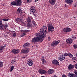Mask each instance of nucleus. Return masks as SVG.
Masks as SVG:
<instances>
[{
	"instance_id": "nucleus-17",
	"label": "nucleus",
	"mask_w": 77,
	"mask_h": 77,
	"mask_svg": "<svg viewBox=\"0 0 77 77\" xmlns=\"http://www.w3.org/2000/svg\"><path fill=\"white\" fill-rule=\"evenodd\" d=\"M73 41V40L71 39H67L66 40V42L67 43L69 44H71Z\"/></svg>"
},
{
	"instance_id": "nucleus-53",
	"label": "nucleus",
	"mask_w": 77,
	"mask_h": 77,
	"mask_svg": "<svg viewBox=\"0 0 77 77\" xmlns=\"http://www.w3.org/2000/svg\"><path fill=\"white\" fill-rule=\"evenodd\" d=\"M6 33H7V34H8V33H9V32H6Z\"/></svg>"
},
{
	"instance_id": "nucleus-49",
	"label": "nucleus",
	"mask_w": 77,
	"mask_h": 77,
	"mask_svg": "<svg viewBox=\"0 0 77 77\" xmlns=\"http://www.w3.org/2000/svg\"><path fill=\"white\" fill-rule=\"evenodd\" d=\"M26 57L25 56V57H22V58H24L25 57Z\"/></svg>"
},
{
	"instance_id": "nucleus-6",
	"label": "nucleus",
	"mask_w": 77,
	"mask_h": 77,
	"mask_svg": "<svg viewBox=\"0 0 77 77\" xmlns=\"http://www.w3.org/2000/svg\"><path fill=\"white\" fill-rule=\"evenodd\" d=\"M29 51V48L24 49L22 50L21 51V52L22 53H28Z\"/></svg>"
},
{
	"instance_id": "nucleus-1",
	"label": "nucleus",
	"mask_w": 77,
	"mask_h": 77,
	"mask_svg": "<svg viewBox=\"0 0 77 77\" xmlns=\"http://www.w3.org/2000/svg\"><path fill=\"white\" fill-rule=\"evenodd\" d=\"M45 37V35L43 34H39L37 35V37L32 38V42L35 43L36 42H42V38Z\"/></svg>"
},
{
	"instance_id": "nucleus-35",
	"label": "nucleus",
	"mask_w": 77,
	"mask_h": 77,
	"mask_svg": "<svg viewBox=\"0 0 77 77\" xmlns=\"http://www.w3.org/2000/svg\"><path fill=\"white\" fill-rule=\"evenodd\" d=\"M28 23L27 24V26L28 27L30 28L31 27V26L30 24Z\"/></svg>"
},
{
	"instance_id": "nucleus-56",
	"label": "nucleus",
	"mask_w": 77,
	"mask_h": 77,
	"mask_svg": "<svg viewBox=\"0 0 77 77\" xmlns=\"http://www.w3.org/2000/svg\"><path fill=\"white\" fill-rule=\"evenodd\" d=\"M32 77H33V76H32Z\"/></svg>"
},
{
	"instance_id": "nucleus-34",
	"label": "nucleus",
	"mask_w": 77,
	"mask_h": 77,
	"mask_svg": "<svg viewBox=\"0 0 77 77\" xmlns=\"http://www.w3.org/2000/svg\"><path fill=\"white\" fill-rule=\"evenodd\" d=\"M2 20L4 21H8V19L5 18V19H2Z\"/></svg>"
},
{
	"instance_id": "nucleus-39",
	"label": "nucleus",
	"mask_w": 77,
	"mask_h": 77,
	"mask_svg": "<svg viewBox=\"0 0 77 77\" xmlns=\"http://www.w3.org/2000/svg\"><path fill=\"white\" fill-rule=\"evenodd\" d=\"M15 62H16V61L15 60H12V61H11V63L13 64L14 63H15Z\"/></svg>"
},
{
	"instance_id": "nucleus-13",
	"label": "nucleus",
	"mask_w": 77,
	"mask_h": 77,
	"mask_svg": "<svg viewBox=\"0 0 77 77\" xmlns=\"http://www.w3.org/2000/svg\"><path fill=\"white\" fill-rule=\"evenodd\" d=\"M65 2L69 5H71L73 2L72 0H65Z\"/></svg>"
},
{
	"instance_id": "nucleus-24",
	"label": "nucleus",
	"mask_w": 77,
	"mask_h": 77,
	"mask_svg": "<svg viewBox=\"0 0 77 77\" xmlns=\"http://www.w3.org/2000/svg\"><path fill=\"white\" fill-rule=\"evenodd\" d=\"M11 4L14 6H17V2H16L14 1L11 3Z\"/></svg>"
},
{
	"instance_id": "nucleus-33",
	"label": "nucleus",
	"mask_w": 77,
	"mask_h": 77,
	"mask_svg": "<svg viewBox=\"0 0 77 77\" xmlns=\"http://www.w3.org/2000/svg\"><path fill=\"white\" fill-rule=\"evenodd\" d=\"M13 35V37H15L16 36V33L15 32H14L12 33Z\"/></svg>"
},
{
	"instance_id": "nucleus-23",
	"label": "nucleus",
	"mask_w": 77,
	"mask_h": 77,
	"mask_svg": "<svg viewBox=\"0 0 77 77\" xmlns=\"http://www.w3.org/2000/svg\"><path fill=\"white\" fill-rule=\"evenodd\" d=\"M54 72V71L53 70V69H49L48 71V72L50 74H52L53 72Z\"/></svg>"
},
{
	"instance_id": "nucleus-38",
	"label": "nucleus",
	"mask_w": 77,
	"mask_h": 77,
	"mask_svg": "<svg viewBox=\"0 0 77 77\" xmlns=\"http://www.w3.org/2000/svg\"><path fill=\"white\" fill-rule=\"evenodd\" d=\"M26 35V34L25 33H23V34H22L21 36V37H23L25 35Z\"/></svg>"
},
{
	"instance_id": "nucleus-7",
	"label": "nucleus",
	"mask_w": 77,
	"mask_h": 77,
	"mask_svg": "<svg viewBox=\"0 0 77 77\" xmlns=\"http://www.w3.org/2000/svg\"><path fill=\"white\" fill-rule=\"evenodd\" d=\"M71 29L68 27L66 28H65L63 29V31L66 33L69 32L71 31Z\"/></svg>"
},
{
	"instance_id": "nucleus-37",
	"label": "nucleus",
	"mask_w": 77,
	"mask_h": 77,
	"mask_svg": "<svg viewBox=\"0 0 77 77\" xmlns=\"http://www.w3.org/2000/svg\"><path fill=\"white\" fill-rule=\"evenodd\" d=\"M32 24L34 26L36 25V23L34 21H32Z\"/></svg>"
},
{
	"instance_id": "nucleus-9",
	"label": "nucleus",
	"mask_w": 77,
	"mask_h": 77,
	"mask_svg": "<svg viewBox=\"0 0 77 77\" xmlns=\"http://www.w3.org/2000/svg\"><path fill=\"white\" fill-rule=\"evenodd\" d=\"M20 52V50L18 49H14L12 51V53L14 54H17Z\"/></svg>"
},
{
	"instance_id": "nucleus-18",
	"label": "nucleus",
	"mask_w": 77,
	"mask_h": 77,
	"mask_svg": "<svg viewBox=\"0 0 77 77\" xmlns=\"http://www.w3.org/2000/svg\"><path fill=\"white\" fill-rule=\"evenodd\" d=\"M65 58V57L63 55H61L60 56V57L59 58V60H60V61H63L64 60Z\"/></svg>"
},
{
	"instance_id": "nucleus-45",
	"label": "nucleus",
	"mask_w": 77,
	"mask_h": 77,
	"mask_svg": "<svg viewBox=\"0 0 77 77\" xmlns=\"http://www.w3.org/2000/svg\"><path fill=\"white\" fill-rule=\"evenodd\" d=\"M74 73H75V74L77 76V72L76 71H75L74 72Z\"/></svg>"
},
{
	"instance_id": "nucleus-52",
	"label": "nucleus",
	"mask_w": 77,
	"mask_h": 77,
	"mask_svg": "<svg viewBox=\"0 0 77 77\" xmlns=\"http://www.w3.org/2000/svg\"><path fill=\"white\" fill-rule=\"evenodd\" d=\"M41 77H45L44 76H42Z\"/></svg>"
},
{
	"instance_id": "nucleus-29",
	"label": "nucleus",
	"mask_w": 77,
	"mask_h": 77,
	"mask_svg": "<svg viewBox=\"0 0 77 77\" xmlns=\"http://www.w3.org/2000/svg\"><path fill=\"white\" fill-rule=\"evenodd\" d=\"M27 21L28 23H30L31 22V19L29 17H28L27 19Z\"/></svg>"
},
{
	"instance_id": "nucleus-50",
	"label": "nucleus",
	"mask_w": 77,
	"mask_h": 77,
	"mask_svg": "<svg viewBox=\"0 0 77 77\" xmlns=\"http://www.w3.org/2000/svg\"><path fill=\"white\" fill-rule=\"evenodd\" d=\"M54 77H57V76L55 75H54Z\"/></svg>"
},
{
	"instance_id": "nucleus-42",
	"label": "nucleus",
	"mask_w": 77,
	"mask_h": 77,
	"mask_svg": "<svg viewBox=\"0 0 77 77\" xmlns=\"http://www.w3.org/2000/svg\"><path fill=\"white\" fill-rule=\"evenodd\" d=\"M75 67L76 69H77V64H76L75 65Z\"/></svg>"
},
{
	"instance_id": "nucleus-54",
	"label": "nucleus",
	"mask_w": 77,
	"mask_h": 77,
	"mask_svg": "<svg viewBox=\"0 0 77 77\" xmlns=\"http://www.w3.org/2000/svg\"><path fill=\"white\" fill-rule=\"evenodd\" d=\"M76 57H77V52L76 54Z\"/></svg>"
},
{
	"instance_id": "nucleus-22",
	"label": "nucleus",
	"mask_w": 77,
	"mask_h": 77,
	"mask_svg": "<svg viewBox=\"0 0 77 77\" xmlns=\"http://www.w3.org/2000/svg\"><path fill=\"white\" fill-rule=\"evenodd\" d=\"M69 77H77L76 75H74L73 74L69 73Z\"/></svg>"
},
{
	"instance_id": "nucleus-55",
	"label": "nucleus",
	"mask_w": 77,
	"mask_h": 77,
	"mask_svg": "<svg viewBox=\"0 0 77 77\" xmlns=\"http://www.w3.org/2000/svg\"><path fill=\"white\" fill-rule=\"evenodd\" d=\"M74 60H75V59H74Z\"/></svg>"
},
{
	"instance_id": "nucleus-43",
	"label": "nucleus",
	"mask_w": 77,
	"mask_h": 77,
	"mask_svg": "<svg viewBox=\"0 0 77 77\" xmlns=\"http://www.w3.org/2000/svg\"><path fill=\"white\" fill-rule=\"evenodd\" d=\"M72 38H73L74 39H76V38L75 37H73L72 35Z\"/></svg>"
},
{
	"instance_id": "nucleus-41",
	"label": "nucleus",
	"mask_w": 77,
	"mask_h": 77,
	"mask_svg": "<svg viewBox=\"0 0 77 77\" xmlns=\"http://www.w3.org/2000/svg\"><path fill=\"white\" fill-rule=\"evenodd\" d=\"M64 55L65 56H68V53H65V54H64Z\"/></svg>"
},
{
	"instance_id": "nucleus-48",
	"label": "nucleus",
	"mask_w": 77,
	"mask_h": 77,
	"mask_svg": "<svg viewBox=\"0 0 77 77\" xmlns=\"http://www.w3.org/2000/svg\"><path fill=\"white\" fill-rule=\"evenodd\" d=\"M33 15L35 17H36V15L35 14H33Z\"/></svg>"
},
{
	"instance_id": "nucleus-14",
	"label": "nucleus",
	"mask_w": 77,
	"mask_h": 77,
	"mask_svg": "<svg viewBox=\"0 0 77 77\" xmlns=\"http://www.w3.org/2000/svg\"><path fill=\"white\" fill-rule=\"evenodd\" d=\"M30 45V44L29 43H25L23 45V47L24 48H27L29 47Z\"/></svg>"
},
{
	"instance_id": "nucleus-19",
	"label": "nucleus",
	"mask_w": 77,
	"mask_h": 77,
	"mask_svg": "<svg viewBox=\"0 0 77 77\" xmlns=\"http://www.w3.org/2000/svg\"><path fill=\"white\" fill-rule=\"evenodd\" d=\"M32 7L30 9V11L32 12V13H34L35 12V10L34 9V8H35V7Z\"/></svg>"
},
{
	"instance_id": "nucleus-36",
	"label": "nucleus",
	"mask_w": 77,
	"mask_h": 77,
	"mask_svg": "<svg viewBox=\"0 0 77 77\" xmlns=\"http://www.w3.org/2000/svg\"><path fill=\"white\" fill-rule=\"evenodd\" d=\"M73 47L75 49L76 48H77V45H75L73 46Z\"/></svg>"
},
{
	"instance_id": "nucleus-32",
	"label": "nucleus",
	"mask_w": 77,
	"mask_h": 77,
	"mask_svg": "<svg viewBox=\"0 0 77 77\" xmlns=\"http://www.w3.org/2000/svg\"><path fill=\"white\" fill-rule=\"evenodd\" d=\"M68 56L70 57H73V56L71 54V53H69L68 54Z\"/></svg>"
},
{
	"instance_id": "nucleus-46",
	"label": "nucleus",
	"mask_w": 77,
	"mask_h": 77,
	"mask_svg": "<svg viewBox=\"0 0 77 77\" xmlns=\"http://www.w3.org/2000/svg\"><path fill=\"white\" fill-rule=\"evenodd\" d=\"M62 77H66V75H63Z\"/></svg>"
},
{
	"instance_id": "nucleus-27",
	"label": "nucleus",
	"mask_w": 77,
	"mask_h": 77,
	"mask_svg": "<svg viewBox=\"0 0 77 77\" xmlns=\"http://www.w3.org/2000/svg\"><path fill=\"white\" fill-rule=\"evenodd\" d=\"M14 69V66H12L11 67V68L10 69L9 71L11 72V71H12V70Z\"/></svg>"
},
{
	"instance_id": "nucleus-3",
	"label": "nucleus",
	"mask_w": 77,
	"mask_h": 77,
	"mask_svg": "<svg viewBox=\"0 0 77 77\" xmlns=\"http://www.w3.org/2000/svg\"><path fill=\"white\" fill-rule=\"evenodd\" d=\"M47 29V27L45 26H44L42 28V31H40L42 33V34H43V35H44L45 37L46 34V31Z\"/></svg>"
},
{
	"instance_id": "nucleus-2",
	"label": "nucleus",
	"mask_w": 77,
	"mask_h": 77,
	"mask_svg": "<svg viewBox=\"0 0 77 77\" xmlns=\"http://www.w3.org/2000/svg\"><path fill=\"white\" fill-rule=\"evenodd\" d=\"M48 30L51 32H52L54 30V28L53 26V25L52 24H48Z\"/></svg>"
},
{
	"instance_id": "nucleus-8",
	"label": "nucleus",
	"mask_w": 77,
	"mask_h": 77,
	"mask_svg": "<svg viewBox=\"0 0 77 77\" xmlns=\"http://www.w3.org/2000/svg\"><path fill=\"white\" fill-rule=\"evenodd\" d=\"M17 6H20L22 3L21 0H15Z\"/></svg>"
},
{
	"instance_id": "nucleus-11",
	"label": "nucleus",
	"mask_w": 77,
	"mask_h": 77,
	"mask_svg": "<svg viewBox=\"0 0 77 77\" xmlns=\"http://www.w3.org/2000/svg\"><path fill=\"white\" fill-rule=\"evenodd\" d=\"M59 44V42L57 41H54L52 43L51 45L52 46H55Z\"/></svg>"
},
{
	"instance_id": "nucleus-12",
	"label": "nucleus",
	"mask_w": 77,
	"mask_h": 77,
	"mask_svg": "<svg viewBox=\"0 0 77 77\" xmlns=\"http://www.w3.org/2000/svg\"><path fill=\"white\" fill-rule=\"evenodd\" d=\"M16 22L17 23L20 22L21 23H22L23 24L24 23V22L20 18H17L16 20Z\"/></svg>"
},
{
	"instance_id": "nucleus-20",
	"label": "nucleus",
	"mask_w": 77,
	"mask_h": 77,
	"mask_svg": "<svg viewBox=\"0 0 77 77\" xmlns=\"http://www.w3.org/2000/svg\"><path fill=\"white\" fill-rule=\"evenodd\" d=\"M5 50V47L2 46L0 48V52H2Z\"/></svg>"
},
{
	"instance_id": "nucleus-30",
	"label": "nucleus",
	"mask_w": 77,
	"mask_h": 77,
	"mask_svg": "<svg viewBox=\"0 0 77 77\" xmlns=\"http://www.w3.org/2000/svg\"><path fill=\"white\" fill-rule=\"evenodd\" d=\"M3 65V63L2 62L0 61V68L2 67Z\"/></svg>"
},
{
	"instance_id": "nucleus-16",
	"label": "nucleus",
	"mask_w": 77,
	"mask_h": 77,
	"mask_svg": "<svg viewBox=\"0 0 77 77\" xmlns=\"http://www.w3.org/2000/svg\"><path fill=\"white\" fill-rule=\"evenodd\" d=\"M56 1V0H49V2L51 5H54Z\"/></svg>"
},
{
	"instance_id": "nucleus-28",
	"label": "nucleus",
	"mask_w": 77,
	"mask_h": 77,
	"mask_svg": "<svg viewBox=\"0 0 77 77\" xmlns=\"http://www.w3.org/2000/svg\"><path fill=\"white\" fill-rule=\"evenodd\" d=\"M21 32H22L26 33V32H28L29 31L27 30H21Z\"/></svg>"
},
{
	"instance_id": "nucleus-25",
	"label": "nucleus",
	"mask_w": 77,
	"mask_h": 77,
	"mask_svg": "<svg viewBox=\"0 0 77 77\" xmlns=\"http://www.w3.org/2000/svg\"><path fill=\"white\" fill-rule=\"evenodd\" d=\"M4 29V26L3 24H2L1 25H0V29L3 30Z\"/></svg>"
},
{
	"instance_id": "nucleus-15",
	"label": "nucleus",
	"mask_w": 77,
	"mask_h": 77,
	"mask_svg": "<svg viewBox=\"0 0 77 77\" xmlns=\"http://www.w3.org/2000/svg\"><path fill=\"white\" fill-rule=\"evenodd\" d=\"M28 64L30 66H32L33 64V62L31 60H29L27 62Z\"/></svg>"
},
{
	"instance_id": "nucleus-31",
	"label": "nucleus",
	"mask_w": 77,
	"mask_h": 77,
	"mask_svg": "<svg viewBox=\"0 0 77 77\" xmlns=\"http://www.w3.org/2000/svg\"><path fill=\"white\" fill-rule=\"evenodd\" d=\"M42 63L44 64L46 63L45 60L44 59H42Z\"/></svg>"
},
{
	"instance_id": "nucleus-47",
	"label": "nucleus",
	"mask_w": 77,
	"mask_h": 77,
	"mask_svg": "<svg viewBox=\"0 0 77 77\" xmlns=\"http://www.w3.org/2000/svg\"><path fill=\"white\" fill-rule=\"evenodd\" d=\"M38 0H35V2H38Z\"/></svg>"
},
{
	"instance_id": "nucleus-21",
	"label": "nucleus",
	"mask_w": 77,
	"mask_h": 77,
	"mask_svg": "<svg viewBox=\"0 0 77 77\" xmlns=\"http://www.w3.org/2000/svg\"><path fill=\"white\" fill-rule=\"evenodd\" d=\"M74 67V65H72L70 64L68 67V68L69 69H73Z\"/></svg>"
},
{
	"instance_id": "nucleus-44",
	"label": "nucleus",
	"mask_w": 77,
	"mask_h": 77,
	"mask_svg": "<svg viewBox=\"0 0 77 77\" xmlns=\"http://www.w3.org/2000/svg\"><path fill=\"white\" fill-rule=\"evenodd\" d=\"M51 38L50 37H49L48 38V40L50 41V40H51Z\"/></svg>"
},
{
	"instance_id": "nucleus-5",
	"label": "nucleus",
	"mask_w": 77,
	"mask_h": 77,
	"mask_svg": "<svg viewBox=\"0 0 77 77\" xmlns=\"http://www.w3.org/2000/svg\"><path fill=\"white\" fill-rule=\"evenodd\" d=\"M38 72L41 74H45L47 73V72L45 70L40 69L38 70Z\"/></svg>"
},
{
	"instance_id": "nucleus-4",
	"label": "nucleus",
	"mask_w": 77,
	"mask_h": 77,
	"mask_svg": "<svg viewBox=\"0 0 77 77\" xmlns=\"http://www.w3.org/2000/svg\"><path fill=\"white\" fill-rule=\"evenodd\" d=\"M22 8H19L17 10V11L19 13V14H20V15L21 16V17H23V13L22 11Z\"/></svg>"
},
{
	"instance_id": "nucleus-40",
	"label": "nucleus",
	"mask_w": 77,
	"mask_h": 77,
	"mask_svg": "<svg viewBox=\"0 0 77 77\" xmlns=\"http://www.w3.org/2000/svg\"><path fill=\"white\" fill-rule=\"evenodd\" d=\"M2 24V20H0V25Z\"/></svg>"
},
{
	"instance_id": "nucleus-26",
	"label": "nucleus",
	"mask_w": 77,
	"mask_h": 77,
	"mask_svg": "<svg viewBox=\"0 0 77 77\" xmlns=\"http://www.w3.org/2000/svg\"><path fill=\"white\" fill-rule=\"evenodd\" d=\"M3 25L4 28L5 29H6L8 27V25L7 23L4 24Z\"/></svg>"
},
{
	"instance_id": "nucleus-10",
	"label": "nucleus",
	"mask_w": 77,
	"mask_h": 77,
	"mask_svg": "<svg viewBox=\"0 0 77 77\" xmlns=\"http://www.w3.org/2000/svg\"><path fill=\"white\" fill-rule=\"evenodd\" d=\"M52 63L55 65H58L59 64V62L56 60H53Z\"/></svg>"
},
{
	"instance_id": "nucleus-51",
	"label": "nucleus",
	"mask_w": 77,
	"mask_h": 77,
	"mask_svg": "<svg viewBox=\"0 0 77 77\" xmlns=\"http://www.w3.org/2000/svg\"><path fill=\"white\" fill-rule=\"evenodd\" d=\"M42 58L43 59L44 58V57H42Z\"/></svg>"
}]
</instances>
